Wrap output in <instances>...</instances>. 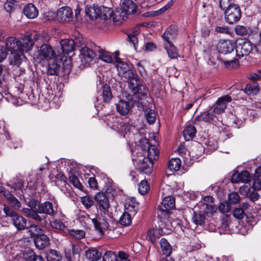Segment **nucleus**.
Here are the masks:
<instances>
[{
    "mask_svg": "<svg viewBox=\"0 0 261 261\" xmlns=\"http://www.w3.org/2000/svg\"><path fill=\"white\" fill-rule=\"evenodd\" d=\"M138 150L142 151L144 159L139 166L140 172L150 174L152 171L153 161L159 158V151L155 145H152L146 138H142L137 145Z\"/></svg>",
    "mask_w": 261,
    "mask_h": 261,
    "instance_id": "nucleus-1",
    "label": "nucleus"
},
{
    "mask_svg": "<svg viewBox=\"0 0 261 261\" xmlns=\"http://www.w3.org/2000/svg\"><path fill=\"white\" fill-rule=\"evenodd\" d=\"M94 200L101 215H98L92 219V222L98 234L102 236L105 233V231L108 228L109 224L106 218L102 214L108 215L110 203L108 197L103 192L97 193L94 196Z\"/></svg>",
    "mask_w": 261,
    "mask_h": 261,
    "instance_id": "nucleus-2",
    "label": "nucleus"
},
{
    "mask_svg": "<svg viewBox=\"0 0 261 261\" xmlns=\"http://www.w3.org/2000/svg\"><path fill=\"white\" fill-rule=\"evenodd\" d=\"M231 46V51L229 50V54L232 56L234 55L239 58L248 55L252 50V44L249 41H245L242 44H239L236 46V43L233 41L229 42Z\"/></svg>",
    "mask_w": 261,
    "mask_h": 261,
    "instance_id": "nucleus-3",
    "label": "nucleus"
},
{
    "mask_svg": "<svg viewBox=\"0 0 261 261\" xmlns=\"http://www.w3.org/2000/svg\"><path fill=\"white\" fill-rule=\"evenodd\" d=\"M218 114L211 108L200 115L196 116L194 120V123L198 121H203L207 123L215 124L218 121Z\"/></svg>",
    "mask_w": 261,
    "mask_h": 261,
    "instance_id": "nucleus-4",
    "label": "nucleus"
},
{
    "mask_svg": "<svg viewBox=\"0 0 261 261\" xmlns=\"http://www.w3.org/2000/svg\"><path fill=\"white\" fill-rule=\"evenodd\" d=\"M37 53V58L41 60L50 61L57 57L54 48L47 44L40 46Z\"/></svg>",
    "mask_w": 261,
    "mask_h": 261,
    "instance_id": "nucleus-5",
    "label": "nucleus"
},
{
    "mask_svg": "<svg viewBox=\"0 0 261 261\" xmlns=\"http://www.w3.org/2000/svg\"><path fill=\"white\" fill-rule=\"evenodd\" d=\"M114 129L120 134L124 138L126 137V135L129 133L134 126L122 119H120L114 122L113 125Z\"/></svg>",
    "mask_w": 261,
    "mask_h": 261,
    "instance_id": "nucleus-6",
    "label": "nucleus"
},
{
    "mask_svg": "<svg viewBox=\"0 0 261 261\" xmlns=\"http://www.w3.org/2000/svg\"><path fill=\"white\" fill-rule=\"evenodd\" d=\"M33 44L34 41L31 39V37L27 35L17 40V47L18 48V50L22 53L27 52L32 48Z\"/></svg>",
    "mask_w": 261,
    "mask_h": 261,
    "instance_id": "nucleus-7",
    "label": "nucleus"
},
{
    "mask_svg": "<svg viewBox=\"0 0 261 261\" xmlns=\"http://www.w3.org/2000/svg\"><path fill=\"white\" fill-rule=\"evenodd\" d=\"M129 89L134 95H136L139 99H142L147 97L148 90L141 83L140 80L135 83L134 88L132 86Z\"/></svg>",
    "mask_w": 261,
    "mask_h": 261,
    "instance_id": "nucleus-8",
    "label": "nucleus"
},
{
    "mask_svg": "<svg viewBox=\"0 0 261 261\" xmlns=\"http://www.w3.org/2000/svg\"><path fill=\"white\" fill-rule=\"evenodd\" d=\"M38 212L40 214H45L55 217L57 215V207L54 206L51 202L45 201L39 206Z\"/></svg>",
    "mask_w": 261,
    "mask_h": 261,
    "instance_id": "nucleus-9",
    "label": "nucleus"
},
{
    "mask_svg": "<svg viewBox=\"0 0 261 261\" xmlns=\"http://www.w3.org/2000/svg\"><path fill=\"white\" fill-rule=\"evenodd\" d=\"M228 102V95L220 97L211 108L218 114L224 112Z\"/></svg>",
    "mask_w": 261,
    "mask_h": 261,
    "instance_id": "nucleus-10",
    "label": "nucleus"
},
{
    "mask_svg": "<svg viewBox=\"0 0 261 261\" xmlns=\"http://www.w3.org/2000/svg\"><path fill=\"white\" fill-rule=\"evenodd\" d=\"M34 242L36 248L39 250H43L47 247L50 244L49 238L44 234L35 236Z\"/></svg>",
    "mask_w": 261,
    "mask_h": 261,
    "instance_id": "nucleus-11",
    "label": "nucleus"
},
{
    "mask_svg": "<svg viewBox=\"0 0 261 261\" xmlns=\"http://www.w3.org/2000/svg\"><path fill=\"white\" fill-rule=\"evenodd\" d=\"M122 76L128 80V85L129 88L133 86L134 88V84L138 82L140 80L137 75L136 70L134 69L129 68L126 71H123Z\"/></svg>",
    "mask_w": 261,
    "mask_h": 261,
    "instance_id": "nucleus-12",
    "label": "nucleus"
},
{
    "mask_svg": "<svg viewBox=\"0 0 261 261\" xmlns=\"http://www.w3.org/2000/svg\"><path fill=\"white\" fill-rule=\"evenodd\" d=\"M241 17L240 7L237 5H229V24L239 21Z\"/></svg>",
    "mask_w": 261,
    "mask_h": 261,
    "instance_id": "nucleus-13",
    "label": "nucleus"
},
{
    "mask_svg": "<svg viewBox=\"0 0 261 261\" xmlns=\"http://www.w3.org/2000/svg\"><path fill=\"white\" fill-rule=\"evenodd\" d=\"M73 13L71 9L68 7L60 8L57 13V18L61 21H65L72 18Z\"/></svg>",
    "mask_w": 261,
    "mask_h": 261,
    "instance_id": "nucleus-14",
    "label": "nucleus"
},
{
    "mask_svg": "<svg viewBox=\"0 0 261 261\" xmlns=\"http://www.w3.org/2000/svg\"><path fill=\"white\" fill-rule=\"evenodd\" d=\"M63 220V218L61 219L57 218L56 216L53 217L50 221V225L53 228L62 232L64 234H67L68 229L64 224Z\"/></svg>",
    "mask_w": 261,
    "mask_h": 261,
    "instance_id": "nucleus-15",
    "label": "nucleus"
},
{
    "mask_svg": "<svg viewBox=\"0 0 261 261\" xmlns=\"http://www.w3.org/2000/svg\"><path fill=\"white\" fill-rule=\"evenodd\" d=\"M177 34V29L174 25L168 27L163 34V38L165 41V43H171L174 40Z\"/></svg>",
    "mask_w": 261,
    "mask_h": 261,
    "instance_id": "nucleus-16",
    "label": "nucleus"
},
{
    "mask_svg": "<svg viewBox=\"0 0 261 261\" xmlns=\"http://www.w3.org/2000/svg\"><path fill=\"white\" fill-rule=\"evenodd\" d=\"M81 58L82 62H90L95 57L96 54L91 49L85 46L80 49Z\"/></svg>",
    "mask_w": 261,
    "mask_h": 261,
    "instance_id": "nucleus-17",
    "label": "nucleus"
},
{
    "mask_svg": "<svg viewBox=\"0 0 261 261\" xmlns=\"http://www.w3.org/2000/svg\"><path fill=\"white\" fill-rule=\"evenodd\" d=\"M139 204L135 198H128L125 203V209L134 216L139 210Z\"/></svg>",
    "mask_w": 261,
    "mask_h": 261,
    "instance_id": "nucleus-18",
    "label": "nucleus"
},
{
    "mask_svg": "<svg viewBox=\"0 0 261 261\" xmlns=\"http://www.w3.org/2000/svg\"><path fill=\"white\" fill-rule=\"evenodd\" d=\"M162 205L165 209L160 208L161 206L159 205V210L162 213H166L167 210H172L175 207V198L172 196L165 197L162 200Z\"/></svg>",
    "mask_w": 261,
    "mask_h": 261,
    "instance_id": "nucleus-19",
    "label": "nucleus"
},
{
    "mask_svg": "<svg viewBox=\"0 0 261 261\" xmlns=\"http://www.w3.org/2000/svg\"><path fill=\"white\" fill-rule=\"evenodd\" d=\"M218 208L219 211L224 215L222 218V227L226 228L228 227V202L227 200L223 202L220 201Z\"/></svg>",
    "mask_w": 261,
    "mask_h": 261,
    "instance_id": "nucleus-20",
    "label": "nucleus"
},
{
    "mask_svg": "<svg viewBox=\"0 0 261 261\" xmlns=\"http://www.w3.org/2000/svg\"><path fill=\"white\" fill-rule=\"evenodd\" d=\"M51 60L52 62L49 63L47 66V74L50 75H58L60 68V61L57 57Z\"/></svg>",
    "mask_w": 261,
    "mask_h": 261,
    "instance_id": "nucleus-21",
    "label": "nucleus"
},
{
    "mask_svg": "<svg viewBox=\"0 0 261 261\" xmlns=\"http://www.w3.org/2000/svg\"><path fill=\"white\" fill-rule=\"evenodd\" d=\"M23 57V53L19 50L11 53L9 58L10 64L18 67L21 64Z\"/></svg>",
    "mask_w": 261,
    "mask_h": 261,
    "instance_id": "nucleus-22",
    "label": "nucleus"
},
{
    "mask_svg": "<svg viewBox=\"0 0 261 261\" xmlns=\"http://www.w3.org/2000/svg\"><path fill=\"white\" fill-rule=\"evenodd\" d=\"M121 9L125 14L131 15L136 12L137 6L132 1L125 0L122 4Z\"/></svg>",
    "mask_w": 261,
    "mask_h": 261,
    "instance_id": "nucleus-23",
    "label": "nucleus"
},
{
    "mask_svg": "<svg viewBox=\"0 0 261 261\" xmlns=\"http://www.w3.org/2000/svg\"><path fill=\"white\" fill-rule=\"evenodd\" d=\"M23 12L24 15L29 19L35 18L38 15V9L32 4H29L25 6Z\"/></svg>",
    "mask_w": 261,
    "mask_h": 261,
    "instance_id": "nucleus-24",
    "label": "nucleus"
},
{
    "mask_svg": "<svg viewBox=\"0 0 261 261\" xmlns=\"http://www.w3.org/2000/svg\"><path fill=\"white\" fill-rule=\"evenodd\" d=\"M85 257L89 261H98L101 257V253L96 249L92 248L85 251Z\"/></svg>",
    "mask_w": 261,
    "mask_h": 261,
    "instance_id": "nucleus-25",
    "label": "nucleus"
},
{
    "mask_svg": "<svg viewBox=\"0 0 261 261\" xmlns=\"http://www.w3.org/2000/svg\"><path fill=\"white\" fill-rule=\"evenodd\" d=\"M23 258L25 261H45L40 255H37L32 249L25 250L23 253Z\"/></svg>",
    "mask_w": 261,
    "mask_h": 261,
    "instance_id": "nucleus-26",
    "label": "nucleus"
},
{
    "mask_svg": "<svg viewBox=\"0 0 261 261\" xmlns=\"http://www.w3.org/2000/svg\"><path fill=\"white\" fill-rule=\"evenodd\" d=\"M11 221L18 230H22L25 229L27 220L18 214L15 215Z\"/></svg>",
    "mask_w": 261,
    "mask_h": 261,
    "instance_id": "nucleus-27",
    "label": "nucleus"
},
{
    "mask_svg": "<svg viewBox=\"0 0 261 261\" xmlns=\"http://www.w3.org/2000/svg\"><path fill=\"white\" fill-rule=\"evenodd\" d=\"M162 255L169 257L172 252V247L168 241L165 238H162L160 241Z\"/></svg>",
    "mask_w": 261,
    "mask_h": 261,
    "instance_id": "nucleus-28",
    "label": "nucleus"
},
{
    "mask_svg": "<svg viewBox=\"0 0 261 261\" xmlns=\"http://www.w3.org/2000/svg\"><path fill=\"white\" fill-rule=\"evenodd\" d=\"M75 42L72 39H64L61 41L63 51L68 54L73 51L75 48Z\"/></svg>",
    "mask_w": 261,
    "mask_h": 261,
    "instance_id": "nucleus-29",
    "label": "nucleus"
},
{
    "mask_svg": "<svg viewBox=\"0 0 261 261\" xmlns=\"http://www.w3.org/2000/svg\"><path fill=\"white\" fill-rule=\"evenodd\" d=\"M100 11L99 7L93 6V7L87 6L85 9V14L90 19L94 20L99 18V13Z\"/></svg>",
    "mask_w": 261,
    "mask_h": 261,
    "instance_id": "nucleus-30",
    "label": "nucleus"
},
{
    "mask_svg": "<svg viewBox=\"0 0 261 261\" xmlns=\"http://www.w3.org/2000/svg\"><path fill=\"white\" fill-rule=\"evenodd\" d=\"M11 236L10 233L6 232L0 239V252L2 253L7 252L8 248L10 247L11 245L10 244Z\"/></svg>",
    "mask_w": 261,
    "mask_h": 261,
    "instance_id": "nucleus-31",
    "label": "nucleus"
},
{
    "mask_svg": "<svg viewBox=\"0 0 261 261\" xmlns=\"http://www.w3.org/2000/svg\"><path fill=\"white\" fill-rule=\"evenodd\" d=\"M130 108V107L129 102L123 100H120L118 103L116 104L117 112L122 115L127 114L129 111Z\"/></svg>",
    "mask_w": 261,
    "mask_h": 261,
    "instance_id": "nucleus-32",
    "label": "nucleus"
},
{
    "mask_svg": "<svg viewBox=\"0 0 261 261\" xmlns=\"http://www.w3.org/2000/svg\"><path fill=\"white\" fill-rule=\"evenodd\" d=\"M196 129L194 126L188 125L183 131V136L186 141L192 139L196 135Z\"/></svg>",
    "mask_w": 261,
    "mask_h": 261,
    "instance_id": "nucleus-33",
    "label": "nucleus"
},
{
    "mask_svg": "<svg viewBox=\"0 0 261 261\" xmlns=\"http://www.w3.org/2000/svg\"><path fill=\"white\" fill-rule=\"evenodd\" d=\"M47 261H61L62 255L60 252L56 250L50 249L46 253Z\"/></svg>",
    "mask_w": 261,
    "mask_h": 261,
    "instance_id": "nucleus-34",
    "label": "nucleus"
},
{
    "mask_svg": "<svg viewBox=\"0 0 261 261\" xmlns=\"http://www.w3.org/2000/svg\"><path fill=\"white\" fill-rule=\"evenodd\" d=\"M101 95L103 102L108 103L110 101L112 98V94L109 86L107 84L102 86Z\"/></svg>",
    "mask_w": 261,
    "mask_h": 261,
    "instance_id": "nucleus-35",
    "label": "nucleus"
},
{
    "mask_svg": "<svg viewBox=\"0 0 261 261\" xmlns=\"http://www.w3.org/2000/svg\"><path fill=\"white\" fill-rule=\"evenodd\" d=\"M165 48L167 51L168 57L171 59H176L178 57L177 50L172 43H165Z\"/></svg>",
    "mask_w": 261,
    "mask_h": 261,
    "instance_id": "nucleus-36",
    "label": "nucleus"
},
{
    "mask_svg": "<svg viewBox=\"0 0 261 261\" xmlns=\"http://www.w3.org/2000/svg\"><path fill=\"white\" fill-rule=\"evenodd\" d=\"M17 40H16V39L13 37H9L7 39L6 46H5L7 50H9L11 53L18 50V48L17 47Z\"/></svg>",
    "mask_w": 261,
    "mask_h": 261,
    "instance_id": "nucleus-37",
    "label": "nucleus"
},
{
    "mask_svg": "<svg viewBox=\"0 0 261 261\" xmlns=\"http://www.w3.org/2000/svg\"><path fill=\"white\" fill-rule=\"evenodd\" d=\"M160 236V232L158 229L151 228L147 232L146 239L151 241L153 245H155L156 240Z\"/></svg>",
    "mask_w": 261,
    "mask_h": 261,
    "instance_id": "nucleus-38",
    "label": "nucleus"
},
{
    "mask_svg": "<svg viewBox=\"0 0 261 261\" xmlns=\"http://www.w3.org/2000/svg\"><path fill=\"white\" fill-rule=\"evenodd\" d=\"M99 8L100 11L99 13V18L107 20L112 17L113 11L110 8L103 6L99 7Z\"/></svg>",
    "mask_w": 261,
    "mask_h": 261,
    "instance_id": "nucleus-39",
    "label": "nucleus"
},
{
    "mask_svg": "<svg viewBox=\"0 0 261 261\" xmlns=\"http://www.w3.org/2000/svg\"><path fill=\"white\" fill-rule=\"evenodd\" d=\"M168 169L171 171H177L181 167V161L178 158H173L170 160L168 164Z\"/></svg>",
    "mask_w": 261,
    "mask_h": 261,
    "instance_id": "nucleus-40",
    "label": "nucleus"
},
{
    "mask_svg": "<svg viewBox=\"0 0 261 261\" xmlns=\"http://www.w3.org/2000/svg\"><path fill=\"white\" fill-rule=\"evenodd\" d=\"M145 116L148 123L153 124L155 122L156 118V114L154 110L149 108L145 109Z\"/></svg>",
    "mask_w": 261,
    "mask_h": 261,
    "instance_id": "nucleus-41",
    "label": "nucleus"
},
{
    "mask_svg": "<svg viewBox=\"0 0 261 261\" xmlns=\"http://www.w3.org/2000/svg\"><path fill=\"white\" fill-rule=\"evenodd\" d=\"M133 216L132 213L128 212H125L123 213L119 219V223L121 225L124 226H128L132 223V216Z\"/></svg>",
    "mask_w": 261,
    "mask_h": 261,
    "instance_id": "nucleus-42",
    "label": "nucleus"
},
{
    "mask_svg": "<svg viewBox=\"0 0 261 261\" xmlns=\"http://www.w3.org/2000/svg\"><path fill=\"white\" fill-rule=\"evenodd\" d=\"M258 91L259 86L256 83H253V85L248 84L244 89V92L250 95L256 94Z\"/></svg>",
    "mask_w": 261,
    "mask_h": 261,
    "instance_id": "nucleus-43",
    "label": "nucleus"
},
{
    "mask_svg": "<svg viewBox=\"0 0 261 261\" xmlns=\"http://www.w3.org/2000/svg\"><path fill=\"white\" fill-rule=\"evenodd\" d=\"M217 49L219 53L226 55L228 51V45L226 40H220L217 44Z\"/></svg>",
    "mask_w": 261,
    "mask_h": 261,
    "instance_id": "nucleus-44",
    "label": "nucleus"
},
{
    "mask_svg": "<svg viewBox=\"0 0 261 261\" xmlns=\"http://www.w3.org/2000/svg\"><path fill=\"white\" fill-rule=\"evenodd\" d=\"M25 228L31 237L39 235L38 234L41 231V228L36 224H31L28 227L26 226Z\"/></svg>",
    "mask_w": 261,
    "mask_h": 261,
    "instance_id": "nucleus-45",
    "label": "nucleus"
},
{
    "mask_svg": "<svg viewBox=\"0 0 261 261\" xmlns=\"http://www.w3.org/2000/svg\"><path fill=\"white\" fill-rule=\"evenodd\" d=\"M149 188V185L146 180H142L138 185V191L142 195L146 194Z\"/></svg>",
    "mask_w": 261,
    "mask_h": 261,
    "instance_id": "nucleus-46",
    "label": "nucleus"
},
{
    "mask_svg": "<svg viewBox=\"0 0 261 261\" xmlns=\"http://www.w3.org/2000/svg\"><path fill=\"white\" fill-rule=\"evenodd\" d=\"M69 179L71 184H72L75 188L80 190L81 191L83 190L84 187L76 175L73 174L69 176Z\"/></svg>",
    "mask_w": 261,
    "mask_h": 261,
    "instance_id": "nucleus-47",
    "label": "nucleus"
},
{
    "mask_svg": "<svg viewBox=\"0 0 261 261\" xmlns=\"http://www.w3.org/2000/svg\"><path fill=\"white\" fill-rule=\"evenodd\" d=\"M81 201L87 209L90 208L94 204L93 199L88 195L82 197Z\"/></svg>",
    "mask_w": 261,
    "mask_h": 261,
    "instance_id": "nucleus-48",
    "label": "nucleus"
},
{
    "mask_svg": "<svg viewBox=\"0 0 261 261\" xmlns=\"http://www.w3.org/2000/svg\"><path fill=\"white\" fill-rule=\"evenodd\" d=\"M102 261H118L117 255L111 251H107L102 256Z\"/></svg>",
    "mask_w": 261,
    "mask_h": 261,
    "instance_id": "nucleus-49",
    "label": "nucleus"
},
{
    "mask_svg": "<svg viewBox=\"0 0 261 261\" xmlns=\"http://www.w3.org/2000/svg\"><path fill=\"white\" fill-rule=\"evenodd\" d=\"M192 221L197 225H202L205 222V216L200 213L194 212Z\"/></svg>",
    "mask_w": 261,
    "mask_h": 261,
    "instance_id": "nucleus-50",
    "label": "nucleus"
},
{
    "mask_svg": "<svg viewBox=\"0 0 261 261\" xmlns=\"http://www.w3.org/2000/svg\"><path fill=\"white\" fill-rule=\"evenodd\" d=\"M67 233L77 239H81L85 236L84 231L82 230L68 229Z\"/></svg>",
    "mask_w": 261,
    "mask_h": 261,
    "instance_id": "nucleus-51",
    "label": "nucleus"
},
{
    "mask_svg": "<svg viewBox=\"0 0 261 261\" xmlns=\"http://www.w3.org/2000/svg\"><path fill=\"white\" fill-rule=\"evenodd\" d=\"M219 7L222 10L224 11L225 19L227 22H228V15H227V11L228 9V0H220Z\"/></svg>",
    "mask_w": 261,
    "mask_h": 261,
    "instance_id": "nucleus-52",
    "label": "nucleus"
},
{
    "mask_svg": "<svg viewBox=\"0 0 261 261\" xmlns=\"http://www.w3.org/2000/svg\"><path fill=\"white\" fill-rule=\"evenodd\" d=\"M117 62V69L120 73H123V71H126L128 70L130 67L125 62L120 61L119 59H116Z\"/></svg>",
    "mask_w": 261,
    "mask_h": 261,
    "instance_id": "nucleus-53",
    "label": "nucleus"
},
{
    "mask_svg": "<svg viewBox=\"0 0 261 261\" xmlns=\"http://www.w3.org/2000/svg\"><path fill=\"white\" fill-rule=\"evenodd\" d=\"M139 32L138 30L136 29L134 31H131L127 34V39L130 42H132L134 45L137 42V36L139 34Z\"/></svg>",
    "mask_w": 261,
    "mask_h": 261,
    "instance_id": "nucleus-54",
    "label": "nucleus"
},
{
    "mask_svg": "<svg viewBox=\"0 0 261 261\" xmlns=\"http://www.w3.org/2000/svg\"><path fill=\"white\" fill-rule=\"evenodd\" d=\"M99 56L101 60L107 63H112L113 61V58L110 54L103 50L100 51Z\"/></svg>",
    "mask_w": 261,
    "mask_h": 261,
    "instance_id": "nucleus-55",
    "label": "nucleus"
},
{
    "mask_svg": "<svg viewBox=\"0 0 261 261\" xmlns=\"http://www.w3.org/2000/svg\"><path fill=\"white\" fill-rule=\"evenodd\" d=\"M241 198L236 192H232L229 194V204H236L240 202Z\"/></svg>",
    "mask_w": 261,
    "mask_h": 261,
    "instance_id": "nucleus-56",
    "label": "nucleus"
},
{
    "mask_svg": "<svg viewBox=\"0 0 261 261\" xmlns=\"http://www.w3.org/2000/svg\"><path fill=\"white\" fill-rule=\"evenodd\" d=\"M3 211L6 216L13 218L18 213L15 212L12 208L4 205Z\"/></svg>",
    "mask_w": 261,
    "mask_h": 261,
    "instance_id": "nucleus-57",
    "label": "nucleus"
},
{
    "mask_svg": "<svg viewBox=\"0 0 261 261\" xmlns=\"http://www.w3.org/2000/svg\"><path fill=\"white\" fill-rule=\"evenodd\" d=\"M235 31L237 35L241 36H245L248 33V30L246 27L239 25L236 27Z\"/></svg>",
    "mask_w": 261,
    "mask_h": 261,
    "instance_id": "nucleus-58",
    "label": "nucleus"
},
{
    "mask_svg": "<svg viewBox=\"0 0 261 261\" xmlns=\"http://www.w3.org/2000/svg\"><path fill=\"white\" fill-rule=\"evenodd\" d=\"M9 202L11 207L15 210L19 209L21 206L20 202L14 196L9 201Z\"/></svg>",
    "mask_w": 261,
    "mask_h": 261,
    "instance_id": "nucleus-59",
    "label": "nucleus"
},
{
    "mask_svg": "<svg viewBox=\"0 0 261 261\" xmlns=\"http://www.w3.org/2000/svg\"><path fill=\"white\" fill-rule=\"evenodd\" d=\"M241 181L243 182H248L250 180L251 176L247 171H243L240 173Z\"/></svg>",
    "mask_w": 261,
    "mask_h": 261,
    "instance_id": "nucleus-60",
    "label": "nucleus"
},
{
    "mask_svg": "<svg viewBox=\"0 0 261 261\" xmlns=\"http://www.w3.org/2000/svg\"><path fill=\"white\" fill-rule=\"evenodd\" d=\"M39 214L40 213H38V210H37V211L36 210H35V211L32 215L31 218L33 219V220L38 222H42L43 221L45 222L46 217L45 216L42 217L41 216H40Z\"/></svg>",
    "mask_w": 261,
    "mask_h": 261,
    "instance_id": "nucleus-61",
    "label": "nucleus"
},
{
    "mask_svg": "<svg viewBox=\"0 0 261 261\" xmlns=\"http://www.w3.org/2000/svg\"><path fill=\"white\" fill-rule=\"evenodd\" d=\"M233 216L238 219H242L244 216V212L242 208H236L233 212Z\"/></svg>",
    "mask_w": 261,
    "mask_h": 261,
    "instance_id": "nucleus-62",
    "label": "nucleus"
},
{
    "mask_svg": "<svg viewBox=\"0 0 261 261\" xmlns=\"http://www.w3.org/2000/svg\"><path fill=\"white\" fill-rule=\"evenodd\" d=\"M28 205L31 208L34 210H37L40 204L38 200L35 199H31L29 200Z\"/></svg>",
    "mask_w": 261,
    "mask_h": 261,
    "instance_id": "nucleus-63",
    "label": "nucleus"
},
{
    "mask_svg": "<svg viewBox=\"0 0 261 261\" xmlns=\"http://www.w3.org/2000/svg\"><path fill=\"white\" fill-rule=\"evenodd\" d=\"M7 50L5 46L0 45V62H3L7 57Z\"/></svg>",
    "mask_w": 261,
    "mask_h": 261,
    "instance_id": "nucleus-64",
    "label": "nucleus"
}]
</instances>
